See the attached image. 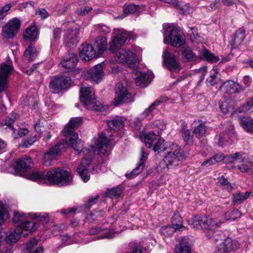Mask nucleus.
I'll use <instances>...</instances> for the list:
<instances>
[{
    "mask_svg": "<svg viewBox=\"0 0 253 253\" xmlns=\"http://www.w3.org/2000/svg\"><path fill=\"white\" fill-rule=\"evenodd\" d=\"M83 124L82 117L71 118L69 123L62 130L63 136L65 137L67 145L71 146L78 152V154L83 153L84 154L81 162V166L77 168V171L84 182L90 178L87 167L91 162L93 155V151L94 146L91 145L89 148L83 147V142L78 138V135L75 130Z\"/></svg>",
    "mask_w": 253,
    "mask_h": 253,
    "instance_id": "nucleus-1",
    "label": "nucleus"
},
{
    "mask_svg": "<svg viewBox=\"0 0 253 253\" xmlns=\"http://www.w3.org/2000/svg\"><path fill=\"white\" fill-rule=\"evenodd\" d=\"M28 178L41 184L63 186L71 183L72 176L68 171L56 168L50 170H36L29 174Z\"/></svg>",
    "mask_w": 253,
    "mask_h": 253,
    "instance_id": "nucleus-2",
    "label": "nucleus"
},
{
    "mask_svg": "<svg viewBox=\"0 0 253 253\" xmlns=\"http://www.w3.org/2000/svg\"><path fill=\"white\" fill-rule=\"evenodd\" d=\"M131 37L130 33L124 30H120L117 34L110 42V51L115 52L116 56L120 62L127 63L131 68L135 66L138 58L135 54L129 50L121 49L117 51L119 47L123 45L127 40H129Z\"/></svg>",
    "mask_w": 253,
    "mask_h": 253,
    "instance_id": "nucleus-3",
    "label": "nucleus"
},
{
    "mask_svg": "<svg viewBox=\"0 0 253 253\" xmlns=\"http://www.w3.org/2000/svg\"><path fill=\"white\" fill-rule=\"evenodd\" d=\"M184 160V153L180 147L174 143L169 142L167 154L159 166L163 170L172 169L182 163Z\"/></svg>",
    "mask_w": 253,
    "mask_h": 253,
    "instance_id": "nucleus-4",
    "label": "nucleus"
},
{
    "mask_svg": "<svg viewBox=\"0 0 253 253\" xmlns=\"http://www.w3.org/2000/svg\"><path fill=\"white\" fill-rule=\"evenodd\" d=\"M107 40L105 37H98L94 42V46L89 43H84L80 48V57L85 61H88L96 57L97 49L98 54H101L106 49Z\"/></svg>",
    "mask_w": 253,
    "mask_h": 253,
    "instance_id": "nucleus-5",
    "label": "nucleus"
},
{
    "mask_svg": "<svg viewBox=\"0 0 253 253\" xmlns=\"http://www.w3.org/2000/svg\"><path fill=\"white\" fill-rule=\"evenodd\" d=\"M164 42L170 44L171 46L178 48L185 43V38L181 29L176 26H169L164 32Z\"/></svg>",
    "mask_w": 253,
    "mask_h": 253,
    "instance_id": "nucleus-6",
    "label": "nucleus"
},
{
    "mask_svg": "<svg viewBox=\"0 0 253 253\" xmlns=\"http://www.w3.org/2000/svg\"><path fill=\"white\" fill-rule=\"evenodd\" d=\"M181 56L185 62H196L199 59L211 62H216L219 58L211 53L208 49L204 48L199 56L196 55L192 49L189 47H184L181 49Z\"/></svg>",
    "mask_w": 253,
    "mask_h": 253,
    "instance_id": "nucleus-7",
    "label": "nucleus"
},
{
    "mask_svg": "<svg viewBox=\"0 0 253 253\" xmlns=\"http://www.w3.org/2000/svg\"><path fill=\"white\" fill-rule=\"evenodd\" d=\"M73 83L70 77L66 75H57L50 81L49 87L53 93H59L62 90L68 88Z\"/></svg>",
    "mask_w": 253,
    "mask_h": 253,
    "instance_id": "nucleus-8",
    "label": "nucleus"
},
{
    "mask_svg": "<svg viewBox=\"0 0 253 253\" xmlns=\"http://www.w3.org/2000/svg\"><path fill=\"white\" fill-rule=\"evenodd\" d=\"M21 25L20 20L14 18L2 27V35L6 39H13L18 33Z\"/></svg>",
    "mask_w": 253,
    "mask_h": 253,
    "instance_id": "nucleus-9",
    "label": "nucleus"
},
{
    "mask_svg": "<svg viewBox=\"0 0 253 253\" xmlns=\"http://www.w3.org/2000/svg\"><path fill=\"white\" fill-rule=\"evenodd\" d=\"M67 143L64 142H60L57 143L48 151L44 154L43 160V164L46 166H49L51 164V161L55 159L57 156L60 154L62 152L66 150V145Z\"/></svg>",
    "mask_w": 253,
    "mask_h": 253,
    "instance_id": "nucleus-10",
    "label": "nucleus"
},
{
    "mask_svg": "<svg viewBox=\"0 0 253 253\" xmlns=\"http://www.w3.org/2000/svg\"><path fill=\"white\" fill-rule=\"evenodd\" d=\"M115 93L116 96L114 99L113 104L115 106L123 104L131 97V94L128 91L127 88L121 83H118L116 85Z\"/></svg>",
    "mask_w": 253,
    "mask_h": 253,
    "instance_id": "nucleus-11",
    "label": "nucleus"
},
{
    "mask_svg": "<svg viewBox=\"0 0 253 253\" xmlns=\"http://www.w3.org/2000/svg\"><path fill=\"white\" fill-rule=\"evenodd\" d=\"M239 243L235 239L227 237L217 246L214 253H230L240 247Z\"/></svg>",
    "mask_w": 253,
    "mask_h": 253,
    "instance_id": "nucleus-12",
    "label": "nucleus"
},
{
    "mask_svg": "<svg viewBox=\"0 0 253 253\" xmlns=\"http://www.w3.org/2000/svg\"><path fill=\"white\" fill-rule=\"evenodd\" d=\"M21 234V233L19 230L15 231L14 233H11L8 235H7L5 232L0 231V247L1 248L2 246V248L5 251L6 248L10 246L11 253L12 247L11 244L15 243L18 240Z\"/></svg>",
    "mask_w": 253,
    "mask_h": 253,
    "instance_id": "nucleus-13",
    "label": "nucleus"
},
{
    "mask_svg": "<svg viewBox=\"0 0 253 253\" xmlns=\"http://www.w3.org/2000/svg\"><path fill=\"white\" fill-rule=\"evenodd\" d=\"M163 57L165 66L170 72L179 71L181 69L180 63L175 59L174 55L168 50L163 52Z\"/></svg>",
    "mask_w": 253,
    "mask_h": 253,
    "instance_id": "nucleus-14",
    "label": "nucleus"
},
{
    "mask_svg": "<svg viewBox=\"0 0 253 253\" xmlns=\"http://www.w3.org/2000/svg\"><path fill=\"white\" fill-rule=\"evenodd\" d=\"M13 68L5 63H2L0 67V93L6 90L8 86V78Z\"/></svg>",
    "mask_w": 253,
    "mask_h": 253,
    "instance_id": "nucleus-15",
    "label": "nucleus"
},
{
    "mask_svg": "<svg viewBox=\"0 0 253 253\" xmlns=\"http://www.w3.org/2000/svg\"><path fill=\"white\" fill-rule=\"evenodd\" d=\"M79 29H68L64 36V42L66 46L69 48L76 46L79 42Z\"/></svg>",
    "mask_w": 253,
    "mask_h": 253,
    "instance_id": "nucleus-16",
    "label": "nucleus"
},
{
    "mask_svg": "<svg viewBox=\"0 0 253 253\" xmlns=\"http://www.w3.org/2000/svg\"><path fill=\"white\" fill-rule=\"evenodd\" d=\"M32 165V159L30 157H26L16 160L15 165L12 168H13L15 174L20 175L22 172L25 171Z\"/></svg>",
    "mask_w": 253,
    "mask_h": 253,
    "instance_id": "nucleus-17",
    "label": "nucleus"
},
{
    "mask_svg": "<svg viewBox=\"0 0 253 253\" xmlns=\"http://www.w3.org/2000/svg\"><path fill=\"white\" fill-rule=\"evenodd\" d=\"M141 157L139 161L136 166L130 172L126 173L125 176L128 179H131L140 173L144 169L145 164V162L147 159L148 154L144 151V149H141Z\"/></svg>",
    "mask_w": 253,
    "mask_h": 253,
    "instance_id": "nucleus-18",
    "label": "nucleus"
},
{
    "mask_svg": "<svg viewBox=\"0 0 253 253\" xmlns=\"http://www.w3.org/2000/svg\"><path fill=\"white\" fill-rule=\"evenodd\" d=\"M193 243L192 237H182L179 245L175 248V253H191Z\"/></svg>",
    "mask_w": 253,
    "mask_h": 253,
    "instance_id": "nucleus-19",
    "label": "nucleus"
},
{
    "mask_svg": "<svg viewBox=\"0 0 253 253\" xmlns=\"http://www.w3.org/2000/svg\"><path fill=\"white\" fill-rule=\"evenodd\" d=\"M80 94V100L86 106H90L95 99L94 90L91 87H82Z\"/></svg>",
    "mask_w": 253,
    "mask_h": 253,
    "instance_id": "nucleus-20",
    "label": "nucleus"
},
{
    "mask_svg": "<svg viewBox=\"0 0 253 253\" xmlns=\"http://www.w3.org/2000/svg\"><path fill=\"white\" fill-rule=\"evenodd\" d=\"M38 224L34 221L25 220L18 224L16 227V231H20L24 236H27L29 233L34 232L38 227Z\"/></svg>",
    "mask_w": 253,
    "mask_h": 253,
    "instance_id": "nucleus-21",
    "label": "nucleus"
},
{
    "mask_svg": "<svg viewBox=\"0 0 253 253\" xmlns=\"http://www.w3.org/2000/svg\"><path fill=\"white\" fill-rule=\"evenodd\" d=\"M78 62V58L76 54L71 52L64 55L60 64L66 69H73Z\"/></svg>",
    "mask_w": 253,
    "mask_h": 253,
    "instance_id": "nucleus-22",
    "label": "nucleus"
},
{
    "mask_svg": "<svg viewBox=\"0 0 253 253\" xmlns=\"http://www.w3.org/2000/svg\"><path fill=\"white\" fill-rule=\"evenodd\" d=\"M87 74L91 81L98 83L104 75L102 65L101 64L95 65L87 71Z\"/></svg>",
    "mask_w": 253,
    "mask_h": 253,
    "instance_id": "nucleus-23",
    "label": "nucleus"
},
{
    "mask_svg": "<svg viewBox=\"0 0 253 253\" xmlns=\"http://www.w3.org/2000/svg\"><path fill=\"white\" fill-rule=\"evenodd\" d=\"M234 135L233 126L230 125L227 129L224 130L219 135L218 139L217 145L219 146L224 147L230 143L231 138Z\"/></svg>",
    "mask_w": 253,
    "mask_h": 253,
    "instance_id": "nucleus-24",
    "label": "nucleus"
},
{
    "mask_svg": "<svg viewBox=\"0 0 253 253\" xmlns=\"http://www.w3.org/2000/svg\"><path fill=\"white\" fill-rule=\"evenodd\" d=\"M200 220L201 228L205 230L209 229L212 233H213V230L219 226L216 220L209 218L207 216L201 217Z\"/></svg>",
    "mask_w": 253,
    "mask_h": 253,
    "instance_id": "nucleus-25",
    "label": "nucleus"
},
{
    "mask_svg": "<svg viewBox=\"0 0 253 253\" xmlns=\"http://www.w3.org/2000/svg\"><path fill=\"white\" fill-rule=\"evenodd\" d=\"M138 76L135 78V83L140 87H145L151 82L150 75L145 72H137Z\"/></svg>",
    "mask_w": 253,
    "mask_h": 253,
    "instance_id": "nucleus-26",
    "label": "nucleus"
},
{
    "mask_svg": "<svg viewBox=\"0 0 253 253\" xmlns=\"http://www.w3.org/2000/svg\"><path fill=\"white\" fill-rule=\"evenodd\" d=\"M38 36V27L35 24H32L27 28L23 34L24 39L26 40L33 41Z\"/></svg>",
    "mask_w": 253,
    "mask_h": 253,
    "instance_id": "nucleus-27",
    "label": "nucleus"
},
{
    "mask_svg": "<svg viewBox=\"0 0 253 253\" xmlns=\"http://www.w3.org/2000/svg\"><path fill=\"white\" fill-rule=\"evenodd\" d=\"M245 30L243 28H241L236 31L234 39L231 43V48H236L240 45L245 38Z\"/></svg>",
    "mask_w": 253,
    "mask_h": 253,
    "instance_id": "nucleus-28",
    "label": "nucleus"
},
{
    "mask_svg": "<svg viewBox=\"0 0 253 253\" xmlns=\"http://www.w3.org/2000/svg\"><path fill=\"white\" fill-rule=\"evenodd\" d=\"M109 142V140L107 138L105 134H102L100 136L96 147L98 154H105L107 151Z\"/></svg>",
    "mask_w": 253,
    "mask_h": 253,
    "instance_id": "nucleus-29",
    "label": "nucleus"
},
{
    "mask_svg": "<svg viewBox=\"0 0 253 253\" xmlns=\"http://www.w3.org/2000/svg\"><path fill=\"white\" fill-rule=\"evenodd\" d=\"M167 98L166 97H161L156 100L149 107L142 113L141 116L143 118H145L149 115L151 114L153 111L156 109V107L167 101Z\"/></svg>",
    "mask_w": 253,
    "mask_h": 253,
    "instance_id": "nucleus-30",
    "label": "nucleus"
},
{
    "mask_svg": "<svg viewBox=\"0 0 253 253\" xmlns=\"http://www.w3.org/2000/svg\"><path fill=\"white\" fill-rule=\"evenodd\" d=\"M251 194V192L249 191H246L244 193L241 192L239 191H237L232 194V203L234 205L241 204L249 197Z\"/></svg>",
    "mask_w": 253,
    "mask_h": 253,
    "instance_id": "nucleus-31",
    "label": "nucleus"
},
{
    "mask_svg": "<svg viewBox=\"0 0 253 253\" xmlns=\"http://www.w3.org/2000/svg\"><path fill=\"white\" fill-rule=\"evenodd\" d=\"M240 124L242 127L248 132H253V120L248 116L239 117Z\"/></svg>",
    "mask_w": 253,
    "mask_h": 253,
    "instance_id": "nucleus-32",
    "label": "nucleus"
},
{
    "mask_svg": "<svg viewBox=\"0 0 253 253\" xmlns=\"http://www.w3.org/2000/svg\"><path fill=\"white\" fill-rule=\"evenodd\" d=\"M181 135L184 141L186 144L192 145L193 142V134H191V130L187 129V126L184 122L182 123V128L181 130Z\"/></svg>",
    "mask_w": 253,
    "mask_h": 253,
    "instance_id": "nucleus-33",
    "label": "nucleus"
},
{
    "mask_svg": "<svg viewBox=\"0 0 253 253\" xmlns=\"http://www.w3.org/2000/svg\"><path fill=\"white\" fill-rule=\"evenodd\" d=\"M39 52V49H37L32 44H30L25 50L24 56L28 61H33L37 58Z\"/></svg>",
    "mask_w": 253,
    "mask_h": 253,
    "instance_id": "nucleus-34",
    "label": "nucleus"
},
{
    "mask_svg": "<svg viewBox=\"0 0 253 253\" xmlns=\"http://www.w3.org/2000/svg\"><path fill=\"white\" fill-rule=\"evenodd\" d=\"M165 139L163 138H159L157 142L153 146V150L154 152H158L160 154L165 151H168L169 148V142L165 144Z\"/></svg>",
    "mask_w": 253,
    "mask_h": 253,
    "instance_id": "nucleus-35",
    "label": "nucleus"
},
{
    "mask_svg": "<svg viewBox=\"0 0 253 253\" xmlns=\"http://www.w3.org/2000/svg\"><path fill=\"white\" fill-rule=\"evenodd\" d=\"M123 190L121 186H117L111 189H108L106 192V196L111 199H117L120 197Z\"/></svg>",
    "mask_w": 253,
    "mask_h": 253,
    "instance_id": "nucleus-36",
    "label": "nucleus"
},
{
    "mask_svg": "<svg viewBox=\"0 0 253 253\" xmlns=\"http://www.w3.org/2000/svg\"><path fill=\"white\" fill-rule=\"evenodd\" d=\"M219 104L221 111L224 114L231 112L235 107L234 102L231 100L221 101Z\"/></svg>",
    "mask_w": 253,
    "mask_h": 253,
    "instance_id": "nucleus-37",
    "label": "nucleus"
},
{
    "mask_svg": "<svg viewBox=\"0 0 253 253\" xmlns=\"http://www.w3.org/2000/svg\"><path fill=\"white\" fill-rule=\"evenodd\" d=\"M107 125L110 129L117 131L124 126V122L122 119H114L108 121Z\"/></svg>",
    "mask_w": 253,
    "mask_h": 253,
    "instance_id": "nucleus-38",
    "label": "nucleus"
},
{
    "mask_svg": "<svg viewBox=\"0 0 253 253\" xmlns=\"http://www.w3.org/2000/svg\"><path fill=\"white\" fill-rule=\"evenodd\" d=\"M141 138L144 142L147 148L152 147L153 142L156 140V135L153 132L145 133L141 136Z\"/></svg>",
    "mask_w": 253,
    "mask_h": 253,
    "instance_id": "nucleus-39",
    "label": "nucleus"
},
{
    "mask_svg": "<svg viewBox=\"0 0 253 253\" xmlns=\"http://www.w3.org/2000/svg\"><path fill=\"white\" fill-rule=\"evenodd\" d=\"M206 131L205 123L200 121H199V124L194 129L193 134L197 138H200L204 136Z\"/></svg>",
    "mask_w": 253,
    "mask_h": 253,
    "instance_id": "nucleus-40",
    "label": "nucleus"
},
{
    "mask_svg": "<svg viewBox=\"0 0 253 253\" xmlns=\"http://www.w3.org/2000/svg\"><path fill=\"white\" fill-rule=\"evenodd\" d=\"M241 212L238 209H233L229 210L225 214V218L228 220H235L241 216Z\"/></svg>",
    "mask_w": 253,
    "mask_h": 253,
    "instance_id": "nucleus-41",
    "label": "nucleus"
},
{
    "mask_svg": "<svg viewBox=\"0 0 253 253\" xmlns=\"http://www.w3.org/2000/svg\"><path fill=\"white\" fill-rule=\"evenodd\" d=\"M234 84L235 82L233 81H227L220 86V89L226 94L231 93V91L233 93Z\"/></svg>",
    "mask_w": 253,
    "mask_h": 253,
    "instance_id": "nucleus-42",
    "label": "nucleus"
},
{
    "mask_svg": "<svg viewBox=\"0 0 253 253\" xmlns=\"http://www.w3.org/2000/svg\"><path fill=\"white\" fill-rule=\"evenodd\" d=\"M140 10V6L138 5L130 4L124 8L123 14L126 16L129 14H133Z\"/></svg>",
    "mask_w": 253,
    "mask_h": 253,
    "instance_id": "nucleus-43",
    "label": "nucleus"
},
{
    "mask_svg": "<svg viewBox=\"0 0 253 253\" xmlns=\"http://www.w3.org/2000/svg\"><path fill=\"white\" fill-rule=\"evenodd\" d=\"M160 232L166 237L170 236L174 233V229L170 225H166L161 227Z\"/></svg>",
    "mask_w": 253,
    "mask_h": 253,
    "instance_id": "nucleus-44",
    "label": "nucleus"
},
{
    "mask_svg": "<svg viewBox=\"0 0 253 253\" xmlns=\"http://www.w3.org/2000/svg\"><path fill=\"white\" fill-rule=\"evenodd\" d=\"M247 107H249L250 108L253 107V97L249 98L246 103L243 104L241 107H239L235 111V112L241 113L247 111L249 110V109L247 108Z\"/></svg>",
    "mask_w": 253,
    "mask_h": 253,
    "instance_id": "nucleus-45",
    "label": "nucleus"
},
{
    "mask_svg": "<svg viewBox=\"0 0 253 253\" xmlns=\"http://www.w3.org/2000/svg\"><path fill=\"white\" fill-rule=\"evenodd\" d=\"M12 220L14 223L24 222L25 221V214L22 211H15Z\"/></svg>",
    "mask_w": 253,
    "mask_h": 253,
    "instance_id": "nucleus-46",
    "label": "nucleus"
},
{
    "mask_svg": "<svg viewBox=\"0 0 253 253\" xmlns=\"http://www.w3.org/2000/svg\"><path fill=\"white\" fill-rule=\"evenodd\" d=\"M218 182L221 186H224L225 188L229 192L233 189V187L231 185L228 179L225 178L224 176H221L218 178Z\"/></svg>",
    "mask_w": 253,
    "mask_h": 253,
    "instance_id": "nucleus-47",
    "label": "nucleus"
},
{
    "mask_svg": "<svg viewBox=\"0 0 253 253\" xmlns=\"http://www.w3.org/2000/svg\"><path fill=\"white\" fill-rule=\"evenodd\" d=\"M200 219H201V216H195L194 218L189 220L188 222L192 228L198 229L201 228Z\"/></svg>",
    "mask_w": 253,
    "mask_h": 253,
    "instance_id": "nucleus-48",
    "label": "nucleus"
},
{
    "mask_svg": "<svg viewBox=\"0 0 253 253\" xmlns=\"http://www.w3.org/2000/svg\"><path fill=\"white\" fill-rule=\"evenodd\" d=\"M32 218L42 222H47L49 220V216L47 213H34Z\"/></svg>",
    "mask_w": 253,
    "mask_h": 253,
    "instance_id": "nucleus-49",
    "label": "nucleus"
},
{
    "mask_svg": "<svg viewBox=\"0 0 253 253\" xmlns=\"http://www.w3.org/2000/svg\"><path fill=\"white\" fill-rule=\"evenodd\" d=\"M174 7L178 10L181 13H185L189 10L188 6L187 5H183L181 2L175 0V1L170 3Z\"/></svg>",
    "mask_w": 253,
    "mask_h": 253,
    "instance_id": "nucleus-50",
    "label": "nucleus"
},
{
    "mask_svg": "<svg viewBox=\"0 0 253 253\" xmlns=\"http://www.w3.org/2000/svg\"><path fill=\"white\" fill-rule=\"evenodd\" d=\"M103 105L101 101H97L93 99V102L90 106H86L87 109L95 110L101 111L103 108Z\"/></svg>",
    "mask_w": 253,
    "mask_h": 253,
    "instance_id": "nucleus-51",
    "label": "nucleus"
},
{
    "mask_svg": "<svg viewBox=\"0 0 253 253\" xmlns=\"http://www.w3.org/2000/svg\"><path fill=\"white\" fill-rule=\"evenodd\" d=\"M99 196L96 195L93 197H91L88 200L87 203L85 204L84 206V210L85 211L89 210L91 206L96 204L98 200Z\"/></svg>",
    "mask_w": 253,
    "mask_h": 253,
    "instance_id": "nucleus-52",
    "label": "nucleus"
},
{
    "mask_svg": "<svg viewBox=\"0 0 253 253\" xmlns=\"http://www.w3.org/2000/svg\"><path fill=\"white\" fill-rule=\"evenodd\" d=\"M36 140L37 137L36 135H35L22 141L20 145L22 147L28 148L31 146Z\"/></svg>",
    "mask_w": 253,
    "mask_h": 253,
    "instance_id": "nucleus-53",
    "label": "nucleus"
},
{
    "mask_svg": "<svg viewBox=\"0 0 253 253\" xmlns=\"http://www.w3.org/2000/svg\"><path fill=\"white\" fill-rule=\"evenodd\" d=\"M215 74H217L216 72L213 74H211V76L207 79L206 84L207 86H212L217 83L218 78L216 76Z\"/></svg>",
    "mask_w": 253,
    "mask_h": 253,
    "instance_id": "nucleus-54",
    "label": "nucleus"
},
{
    "mask_svg": "<svg viewBox=\"0 0 253 253\" xmlns=\"http://www.w3.org/2000/svg\"><path fill=\"white\" fill-rule=\"evenodd\" d=\"M116 232L113 229H106L100 236V238L111 239L115 236Z\"/></svg>",
    "mask_w": 253,
    "mask_h": 253,
    "instance_id": "nucleus-55",
    "label": "nucleus"
},
{
    "mask_svg": "<svg viewBox=\"0 0 253 253\" xmlns=\"http://www.w3.org/2000/svg\"><path fill=\"white\" fill-rule=\"evenodd\" d=\"M244 153L242 152H236L234 154H232L234 163L235 162H237L238 163L243 162L245 159V157H244Z\"/></svg>",
    "mask_w": 253,
    "mask_h": 253,
    "instance_id": "nucleus-56",
    "label": "nucleus"
},
{
    "mask_svg": "<svg viewBox=\"0 0 253 253\" xmlns=\"http://www.w3.org/2000/svg\"><path fill=\"white\" fill-rule=\"evenodd\" d=\"M39 66V64H33L31 67H30L29 69L23 68L22 69L23 72L28 75L30 76L32 75L37 69L38 68Z\"/></svg>",
    "mask_w": 253,
    "mask_h": 253,
    "instance_id": "nucleus-57",
    "label": "nucleus"
},
{
    "mask_svg": "<svg viewBox=\"0 0 253 253\" xmlns=\"http://www.w3.org/2000/svg\"><path fill=\"white\" fill-rule=\"evenodd\" d=\"M38 244V240L36 239H33L29 241L26 244V249L27 251L29 253L32 252L33 248L36 246Z\"/></svg>",
    "mask_w": 253,
    "mask_h": 253,
    "instance_id": "nucleus-58",
    "label": "nucleus"
},
{
    "mask_svg": "<svg viewBox=\"0 0 253 253\" xmlns=\"http://www.w3.org/2000/svg\"><path fill=\"white\" fill-rule=\"evenodd\" d=\"M35 14L40 15L42 19H45L49 15L48 13L44 8H38L36 10Z\"/></svg>",
    "mask_w": 253,
    "mask_h": 253,
    "instance_id": "nucleus-59",
    "label": "nucleus"
},
{
    "mask_svg": "<svg viewBox=\"0 0 253 253\" xmlns=\"http://www.w3.org/2000/svg\"><path fill=\"white\" fill-rule=\"evenodd\" d=\"M11 6L12 5L11 4L8 3L2 7L0 9V16L2 18L5 16L7 13V12L10 10Z\"/></svg>",
    "mask_w": 253,
    "mask_h": 253,
    "instance_id": "nucleus-60",
    "label": "nucleus"
},
{
    "mask_svg": "<svg viewBox=\"0 0 253 253\" xmlns=\"http://www.w3.org/2000/svg\"><path fill=\"white\" fill-rule=\"evenodd\" d=\"M172 224L174 223H182V218L178 211L174 212L173 216L171 217Z\"/></svg>",
    "mask_w": 253,
    "mask_h": 253,
    "instance_id": "nucleus-61",
    "label": "nucleus"
},
{
    "mask_svg": "<svg viewBox=\"0 0 253 253\" xmlns=\"http://www.w3.org/2000/svg\"><path fill=\"white\" fill-rule=\"evenodd\" d=\"M92 8L90 6H85L83 9H81L80 10L76 11L78 15L81 16H85L88 14L91 10Z\"/></svg>",
    "mask_w": 253,
    "mask_h": 253,
    "instance_id": "nucleus-62",
    "label": "nucleus"
},
{
    "mask_svg": "<svg viewBox=\"0 0 253 253\" xmlns=\"http://www.w3.org/2000/svg\"><path fill=\"white\" fill-rule=\"evenodd\" d=\"M61 28L56 27L53 31V38L55 41L59 40L61 37Z\"/></svg>",
    "mask_w": 253,
    "mask_h": 253,
    "instance_id": "nucleus-63",
    "label": "nucleus"
},
{
    "mask_svg": "<svg viewBox=\"0 0 253 253\" xmlns=\"http://www.w3.org/2000/svg\"><path fill=\"white\" fill-rule=\"evenodd\" d=\"M220 1V0H214L210 4L209 7H207V9L208 10H214L219 8Z\"/></svg>",
    "mask_w": 253,
    "mask_h": 253,
    "instance_id": "nucleus-64",
    "label": "nucleus"
}]
</instances>
